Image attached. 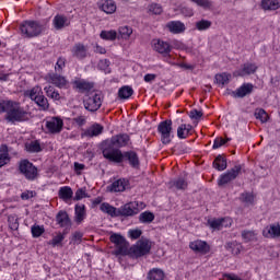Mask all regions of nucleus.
Listing matches in <instances>:
<instances>
[{"label": "nucleus", "instance_id": "8", "mask_svg": "<svg viewBox=\"0 0 280 280\" xmlns=\"http://www.w3.org/2000/svg\"><path fill=\"white\" fill-rule=\"evenodd\" d=\"M20 174H23L26 180H36L38 168L28 160H22L19 165Z\"/></svg>", "mask_w": 280, "mask_h": 280}, {"label": "nucleus", "instance_id": "34", "mask_svg": "<svg viewBox=\"0 0 280 280\" xmlns=\"http://www.w3.org/2000/svg\"><path fill=\"white\" fill-rule=\"evenodd\" d=\"M44 91L47 97H50V100H55V102H60V93L56 90V88L48 85L44 88Z\"/></svg>", "mask_w": 280, "mask_h": 280}, {"label": "nucleus", "instance_id": "63", "mask_svg": "<svg viewBox=\"0 0 280 280\" xmlns=\"http://www.w3.org/2000/svg\"><path fill=\"white\" fill-rule=\"evenodd\" d=\"M73 122L77 124V126H84V124H86V116H77L73 118Z\"/></svg>", "mask_w": 280, "mask_h": 280}, {"label": "nucleus", "instance_id": "52", "mask_svg": "<svg viewBox=\"0 0 280 280\" xmlns=\"http://www.w3.org/2000/svg\"><path fill=\"white\" fill-rule=\"evenodd\" d=\"M192 3L199 5V8H203V10H211L213 3L209 0H190Z\"/></svg>", "mask_w": 280, "mask_h": 280}, {"label": "nucleus", "instance_id": "37", "mask_svg": "<svg viewBox=\"0 0 280 280\" xmlns=\"http://www.w3.org/2000/svg\"><path fill=\"white\" fill-rule=\"evenodd\" d=\"M56 220L57 224H59L61 228L69 226L70 224L69 214H67L65 211L58 212Z\"/></svg>", "mask_w": 280, "mask_h": 280}, {"label": "nucleus", "instance_id": "44", "mask_svg": "<svg viewBox=\"0 0 280 280\" xmlns=\"http://www.w3.org/2000/svg\"><path fill=\"white\" fill-rule=\"evenodd\" d=\"M211 25H212L211 21L201 20V21L196 22L195 27L199 32H205V31L209 30L211 27Z\"/></svg>", "mask_w": 280, "mask_h": 280}, {"label": "nucleus", "instance_id": "22", "mask_svg": "<svg viewBox=\"0 0 280 280\" xmlns=\"http://www.w3.org/2000/svg\"><path fill=\"white\" fill-rule=\"evenodd\" d=\"M253 89H255L253 83H245L242 86H240L235 92H233V96L246 97V95H250L253 93Z\"/></svg>", "mask_w": 280, "mask_h": 280}, {"label": "nucleus", "instance_id": "45", "mask_svg": "<svg viewBox=\"0 0 280 280\" xmlns=\"http://www.w3.org/2000/svg\"><path fill=\"white\" fill-rule=\"evenodd\" d=\"M42 95L43 89H40V86H35L31 91H28V97H31L33 102H36L37 98H39Z\"/></svg>", "mask_w": 280, "mask_h": 280}, {"label": "nucleus", "instance_id": "18", "mask_svg": "<svg viewBox=\"0 0 280 280\" xmlns=\"http://www.w3.org/2000/svg\"><path fill=\"white\" fill-rule=\"evenodd\" d=\"M98 8L105 12V14H115V12H117V4L113 0H101Z\"/></svg>", "mask_w": 280, "mask_h": 280}, {"label": "nucleus", "instance_id": "57", "mask_svg": "<svg viewBox=\"0 0 280 280\" xmlns=\"http://www.w3.org/2000/svg\"><path fill=\"white\" fill-rule=\"evenodd\" d=\"M229 141V139H224V138H217L213 142V150H218L219 148H222V145H225L226 142Z\"/></svg>", "mask_w": 280, "mask_h": 280}, {"label": "nucleus", "instance_id": "50", "mask_svg": "<svg viewBox=\"0 0 280 280\" xmlns=\"http://www.w3.org/2000/svg\"><path fill=\"white\" fill-rule=\"evenodd\" d=\"M208 224L213 231H222V219H210Z\"/></svg>", "mask_w": 280, "mask_h": 280}, {"label": "nucleus", "instance_id": "55", "mask_svg": "<svg viewBox=\"0 0 280 280\" xmlns=\"http://www.w3.org/2000/svg\"><path fill=\"white\" fill-rule=\"evenodd\" d=\"M142 234L143 232L139 229L128 231V235L131 240H139V237H141Z\"/></svg>", "mask_w": 280, "mask_h": 280}, {"label": "nucleus", "instance_id": "48", "mask_svg": "<svg viewBox=\"0 0 280 280\" xmlns=\"http://www.w3.org/2000/svg\"><path fill=\"white\" fill-rule=\"evenodd\" d=\"M31 233H32L33 237H40V235H43V233H45V226L44 225L34 224L31 228Z\"/></svg>", "mask_w": 280, "mask_h": 280}, {"label": "nucleus", "instance_id": "39", "mask_svg": "<svg viewBox=\"0 0 280 280\" xmlns=\"http://www.w3.org/2000/svg\"><path fill=\"white\" fill-rule=\"evenodd\" d=\"M213 167L219 172H224V170L226 168V160L221 155L217 156L213 161Z\"/></svg>", "mask_w": 280, "mask_h": 280}, {"label": "nucleus", "instance_id": "29", "mask_svg": "<svg viewBox=\"0 0 280 280\" xmlns=\"http://www.w3.org/2000/svg\"><path fill=\"white\" fill-rule=\"evenodd\" d=\"M75 211V222L81 224L84 222V218H86V207L84 205H77L74 208Z\"/></svg>", "mask_w": 280, "mask_h": 280}, {"label": "nucleus", "instance_id": "2", "mask_svg": "<svg viewBox=\"0 0 280 280\" xmlns=\"http://www.w3.org/2000/svg\"><path fill=\"white\" fill-rule=\"evenodd\" d=\"M20 30L25 38H36L45 32L46 27L38 21H25L20 25Z\"/></svg>", "mask_w": 280, "mask_h": 280}, {"label": "nucleus", "instance_id": "7", "mask_svg": "<svg viewBox=\"0 0 280 280\" xmlns=\"http://www.w3.org/2000/svg\"><path fill=\"white\" fill-rule=\"evenodd\" d=\"M109 240L115 245V255H128L130 244L126 242L121 234L114 233L109 236Z\"/></svg>", "mask_w": 280, "mask_h": 280}, {"label": "nucleus", "instance_id": "43", "mask_svg": "<svg viewBox=\"0 0 280 280\" xmlns=\"http://www.w3.org/2000/svg\"><path fill=\"white\" fill-rule=\"evenodd\" d=\"M139 220L140 222H142L143 224H150L151 222H154V213L152 212H142L140 215H139Z\"/></svg>", "mask_w": 280, "mask_h": 280}, {"label": "nucleus", "instance_id": "41", "mask_svg": "<svg viewBox=\"0 0 280 280\" xmlns=\"http://www.w3.org/2000/svg\"><path fill=\"white\" fill-rule=\"evenodd\" d=\"M254 115L256 119H259V121H261V124H266L268 122V119H270V116L264 110V108H257Z\"/></svg>", "mask_w": 280, "mask_h": 280}, {"label": "nucleus", "instance_id": "23", "mask_svg": "<svg viewBox=\"0 0 280 280\" xmlns=\"http://www.w3.org/2000/svg\"><path fill=\"white\" fill-rule=\"evenodd\" d=\"M120 213L121 215H127V217L137 215V213H139V209H137V203L133 201L126 203L120 208Z\"/></svg>", "mask_w": 280, "mask_h": 280}, {"label": "nucleus", "instance_id": "31", "mask_svg": "<svg viewBox=\"0 0 280 280\" xmlns=\"http://www.w3.org/2000/svg\"><path fill=\"white\" fill-rule=\"evenodd\" d=\"M59 198L67 202V200H71L73 198V189L69 186H63L59 189Z\"/></svg>", "mask_w": 280, "mask_h": 280}, {"label": "nucleus", "instance_id": "14", "mask_svg": "<svg viewBox=\"0 0 280 280\" xmlns=\"http://www.w3.org/2000/svg\"><path fill=\"white\" fill-rule=\"evenodd\" d=\"M257 63L245 62L240 70L234 71V78H244L245 75H253V73L257 72Z\"/></svg>", "mask_w": 280, "mask_h": 280}, {"label": "nucleus", "instance_id": "42", "mask_svg": "<svg viewBox=\"0 0 280 280\" xmlns=\"http://www.w3.org/2000/svg\"><path fill=\"white\" fill-rule=\"evenodd\" d=\"M35 104H37L40 110H49V101L44 94L35 101Z\"/></svg>", "mask_w": 280, "mask_h": 280}, {"label": "nucleus", "instance_id": "15", "mask_svg": "<svg viewBox=\"0 0 280 280\" xmlns=\"http://www.w3.org/2000/svg\"><path fill=\"white\" fill-rule=\"evenodd\" d=\"M115 148H126L130 143V136L127 133L116 135L107 140Z\"/></svg>", "mask_w": 280, "mask_h": 280}, {"label": "nucleus", "instance_id": "47", "mask_svg": "<svg viewBox=\"0 0 280 280\" xmlns=\"http://www.w3.org/2000/svg\"><path fill=\"white\" fill-rule=\"evenodd\" d=\"M242 237L245 242H257V233L255 231H243Z\"/></svg>", "mask_w": 280, "mask_h": 280}, {"label": "nucleus", "instance_id": "12", "mask_svg": "<svg viewBox=\"0 0 280 280\" xmlns=\"http://www.w3.org/2000/svg\"><path fill=\"white\" fill-rule=\"evenodd\" d=\"M189 248L192 253H196V255H209V253H211V245L202 240L190 242Z\"/></svg>", "mask_w": 280, "mask_h": 280}, {"label": "nucleus", "instance_id": "17", "mask_svg": "<svg viewBox=\"0 0 280 280\" xmlns=\"http://www.w3.org/2000/svg\"><path fill=\"white\" fill-rule=\"evenodd\" d=\"M166 30H168L171 34H184L187 26H185V23L180 21H171L166 24Z\"/></svg>", "mask_w": 280, "mask_h": 280}, {"label": "nucleus", "instance_id": "62", "mask_svg": "<svg viewBox=\"0 0 280 280\" xmlns=\"http://www.w3.org/2000/svg\"><path fill=\"white\" fill-rule=\"evenodd\" d=\"M8 163H10V156L8 155V153H1L0 154V167L8 165Z\"/></svg>", "mask_w": 280, "mask_h": 280}, {"label": "nucleus", "instance_id": "25", "mask_svg": "<svg viewBox=\"0 0 280 280\" xmlns=\"http://www.w3.org/2000/svg\"><path fill=\"white\" fill-rule=\"evenodd\" d=\"M194 130V127L191 125L182 124L177 128V137L178 139H187L189 135H191V131Z\"/></svg>", "mask_w": 280, "mask_h": 280}, {"label": "nucleus", "instance_id": "13", "mask_svg": "<svg viewBox=\"0 0 280 280\" xmlns=\"http://www.w3.org/2000/svg\"><path fill=\"white\" fill-rule=\"evenodd\" d=\"M72 58H77V60H84V58L89 57V46L77 43L71 48Z\"/></svg>", "mask_w": 280, "mask_h": 280}, {"label": "nucleus", "instance_id": "61", "mask_svg": "<svg viewBox=\"0 0 280 280\" xmlns=\"http://www.w3.org/2000/svg\"><path fill=\"white\" fill-rule=\"evenodd\" d=\"M86 189L84 188H79L75 191L74 200H82V198H86Z\"/></svg>", "mask_w": 280, "mask_h": 280}, {"label": "nucleus", "instance_id": "53", "mask_svg": "<svg viewBox=\"0 0 280 280\" xmlns=\"http://www.w3.org/2000/svg\"><path fill=\"white\" fill-rule=\"evenodd\" d=\"M8 222H9L10 229H12L13 231H16V229H19V221L15 215H12V214L9 215Z\"/></svg>", "mask_w": 280, "mask_h": 280}, {"label": "nucleus", "instance_id": "19", "mask_svg": "<svg viewBox=\"0 0 280 280\" xmlns=\"http://www.w3.org/2000/svg\"><path fill=\"white\" fill-rule=\"evenodd\" d=\"M48 82L50 84H54L58 89H67L69 81L62 75L59 74H49L48 75Z\"/></svg>", "mask_w": 280, "mask_h": 280}, {"label": "nucleus", "instance_id": "5", "mask_svg": "<svg viewBox=\"0 0 280 280\" xmlns=\"http://www.w3.org/2000/svg\"><path fill=\"white\" fill-rule=\"evenodd\" d=\"M150 250H152V242L148 238H140L129 248L128 253L131 254L132 257H144V255L150 254Z\"/></svg>", "mask_w": 280, "mask_h": 280}, {"label": "nucleus", "instance_id": "64", "mask_svg": "<svg viewBox=\"0 0 280 280\" xmlns=\"http://www.w3.org/2000/svg\"><path fill=\"white\" fill-rule=\"evenodd\" d=\"M189 117L190 119H200V117H202V112L198 109H192L189 112Z\"/></svg>", "mask_w": 280, "mask_h": 280}, {"label": "nucleus", "instance_id": "3", "mask_svg": "<svg viewBox=\"0 0 280 280\" xmlns=\"http://www.w3.org/2000/svg\"><path fill=\"white\" fill-rule=\"evenodd\" d=\"M102 153L104 159L112 163H124V153L121 150L115 148L108 140L103 143Z\"/></svg>", "mask_w": 280, "mask_h": 280}, {"label": "nucleus", "instance_id": "59", "mask_svg": "<svg viewBox=\"0 0 280 280\" xmlns=\"http://www.w3.org/2000/svg\"><path fill=\"white\" fill-rule=\"evenodd\" d=\"M233 225V219L225 217L221 218V229H229Z\"/></svg>", "mask_w": 280, "mask_h": 280}, {"label": "nucleus", "instance_id": "54", "mask_svg": "<svg viewBox=\"0 0 280 280\" xmlns=\"http://www.w3.org/2000/svg\"><path fill=\"white\" fill-rule=\"evenodd\" d=\"M28 152H40V142L33 141L27 145Z\"/></svg>", "mask_w": 280, "mask_h": 280}, {"label": "nucleus", "instance_id": "35", "mask_svg": "<svg viewBox=\"0 0 280 280\" xmlns=\"http://www.w3.org/2000/svg\"><path fill=\"white\" fill-rule=\"evenodd\" d=\"M100 209L103 213H107V215H110L112 218H116L117 215V208L110 206L108 202H103Z\"/></svg>", "mask_w": 280, "mask_h": 280}, {"label": "nucleus", "instance_id": "21", "mask_svg": "<svg viewBox=\"0 0 280 280\" xmlns=\"http://www.w3.org/2000/svg\"><path fill=\"white\" fill-rule=\"evenodd\" d=\"M128 187H130V182L126 178H120L115 180L112 185H110V191H126V189H128Z\"/></svg>", "mask_w": 280, "mask_h": 280}, {"label": "nucleus", "instance_id": "28", "mask_svg": "<svg viewBox=\"0 0 280 280\" xmlns=\"http://www.w3.org/2000/svg\"><path fill=\"white\" fill-rule=\"evenodd\" d=\"M148 280H165V272L162 269L153 268L147 273Z\"/></svg>", "mask_w": 280, "mask_h": 280}, {"label": "nucleus", "instance_id": "36", "mask_svg": "<svg viewBox=\"0 0 280 280\" xmlns=\"http://www.w3.org/2000/svg\"><path fill=\"white\" fill-rule=\"evenodd\" d=\"M261 5L264 10H279L280 0H262Z\"/></svg>", "mask_w": 280, "mask_h": 280}, {"label": "nucleus", "instance_id": "4", "mask_svg": "<svg viewBox=\"0 0 280 280\" xmlns=\"http://www.w3.org/2000/svg\"><path fill=\"white\" fill-rule=\"evenodd\" d=\"M102 93L92 91L89 94H86L85 98L83 100V106L85 110H89L90 113H97V110L102 108Z\"/></svg>", "mask_w": 280, "mask_h": 280}, {"label": "nucleus", "instance_id": "11", "mask_svg": "<svg viewBox=\"0 0 280 280\" xmlns=\"http://www.w3.org/2000/svg\"><path fill=\"white\" fill-rule=\"evenodd\" d=\"M242 172V166L236 165L232 170L228 171L226 173L222 174L218 179L219 187H224V185H229L232 180H235L240 173Z\"/></svg>", "mask_w": 280, "mask_h": 280}, {"label": "nucleus", "instance_id": "46", "mask_svg": "<svg viewBox=\"0 0 280 280\" xmlns=\"http://www.w3.org/2000/svg\"><path fill=\"white\" fill-rule=\"evenodd\" d=\"M229 80H231V74L229 73H220L215 75V82L221 86H224V84H229Z\"/></svg>", "mask_w": 280, "mask_h": 280}, {"label": "nucleus", "instance_id": "32", "mask_svg": "<svg viewBox=\"0 0 280 280\" xmlns=\"http://www.w3.org/2000/svg\"><path fill=\"white\" fill-rule=\"evenodd\" d=\"M135 93V90L130 88V85H124L118 91V97L120 100H130Z\"/></svg>", "mask_w": 280, "mask_h": 280}, {"label": "nucleus", "instance_id": "6", "mask_svg": "<svg viewBox=\"0 0 280 280\" xmlns=\"http://www.w3.org/2000/svg\"><path fill=\"white\" fill-rule=\"evenodd\" d=\"M151 45L154 51L164 56L166 62L172 65V45L170 43L163 39H153Z\"/></svg>", "mask_w": 280, "mask_h": 280}, {"label": "nucleus", "instance_id": "51", "mask_svg": "<svg viewBox=\"0 0 280 280\" xmlns=\"http://www.w3.org/2000/svg\"><path fill=\"white\" fill-rule=\"evenodd\" d=\"M173 187L176 189H187V179L179 177L172 182Z\"/></svg>", "mask_w": 280, "mask_h": 280}, {"label": "nucleus", "instance_id": "56", "mask_svg": "<svg viewBox=\"0 0 280 280\" xmlns=\"http://www.w3.org/2000/svg\"><path fill=\"white\" fill-rule=\"evenodd\" d=\"M63 240L65 236L61 233H59L49 242V244L55 247L58 246L59 244H62Z\"/></svg>", "mask_w": 280, "mask_h": 280}, {"label": "nucleus", "instance_id": "24", "mask_svg": "<svg viewBox=\"0 0 280 280\" xmlns=\"http://www.w3.org/2000/svg\"><path fill=\"white\" fill-rule=\"evenodd\" d=\"M124 159H127V161H129V164L131 165V167H139L140 162H139V155H137V152L135 151H127L125 153H122Z\"/></svg>", "mask_w": 280, "mask_h": 280}, {"label": "nucleus", "instance_id": "10", "mask_svg": "<svg viewBox=\"0 0 280 280\" xmlns=\"http://www.w3.org/2000/svg\"><path fill=\"white\" fill-rule=\"evenodd\" d=\"M63 127L65 121L60 117H48L45 120V128L49 135H60Z\"/></svg>", "mask_w": 280, "mask_h": 280}, {"label": "nucleus", "instance_id": "9", "mask_svg": "<svg viewBox=\"0 0 280 280\" xmlns=\"http://www.w3.org/2000/svg\"><path fill=\"white\" fill-rule=\"evenodd\" d=\"M158 132L161 137V142L164 145L172 143V139L174 138V136H172V132H173L172 120H164L160 122L158 126Z\"/></svg>", "mask_w": 280, "mask_h": 280}, {"label": "nucleus", "instance_id": "40", "mask_svg": "<svg viewBox=\"0 0 280 280\" xmlns=\"http://www.w3.org/2000/svg\"><path fill=\"white\" fill-rule=\"evenodd\" d=\"M100 36L103 40H117V31H102Z\"/></svg>", "mask_w": 280, "mask_h": 280}, {"label": "nucleus", "instance_id": "26", "mask_svg": "<svg viewBox=\"0 0 280 280\" xmlns=\"http://www.w3.org/2000/svg\"><path fill=\"white\" fill-rule=\"evenodd\" d=\"M52 25L55 30H63V27H68L69 19L65 15H56L52 20Z\"/></svg>", "mask_w": 280, "mask_h": 280}, {"label": "nucleus", "instance_id": "33", "mask_svg": "<svg viewBox=\"0 0 280 280\" xmlns=\"http://www.w3.org/2000/svg\"><path fill=\"white\" fill-rule=\"evenodd\" d=\"M130 36H132V27H130V26H120L118 28L117 38H122V40H129Z\"/></svg>", "mask_w": 280, "mask_h": 280}, {"label": "nucleus", "instance_id": "38", "mask_svg": "<svg viewBox=\"0 0 280 280\" xmlns=\"http://www.w3.org/2000/svg\"><path fill=\"white\" fill-rule=\"evenodd\" d=\"M226 248L229 250H231L232 255H240V253H242V250H244V247L242 246V244H240L237 242L228 243Z\"/></svg>", "mask_w": 280, "mask_h": 280}, {"label": "nucleus", "instance_id": "27", "mask_svg": "<svg viewBox=\"0 0 280 280\" xmlns=\"http://www.w3.org/2000/svg\"><path fill=\"white\" fill-rule=\"evenodd\" d=\"M104 132V127L100 124L92 125L86 131L84 132L85 137H100Z\"/></svg>", "mask_w": 280, "mask_h": 280}, {"label": "nucleus", "instance_id": "20", "mask_svg": "<svg viewBox=\"0 0 280 280\" xmlns=\"http://www.w3.org/2000/svg\"><path fill=\"white\" fill-rule=\"evenodd\" d=\"M74 89H78L79 93H93V83L85 80H77L73 82Z\"/></svg>", "mask_w": 280, "mask_h": 280}, {"label": "nucleus", "instance_id": "49", "mask_svg": "<svg viewBox=\"0 0 280 280\" xmlns=\"http://www.w3.org/2000/svg\"><path fill=\"white\" fill-rule=\"evenodd\" d=\"M240 200L245 205H253V202H255V195L250 192H243Z\"/></svg>", "mask_w": 280, "mask_h": 280}, {"label": "nucleus", "instance_id": "58", "mask_svg": "<svg viewBox=\"0 0 280 280\" xmlns=\"http://www.w3.org/2000/svg\"><path fill=\"white\" fill-rule=\"evenodd\" d=\"M67 65V59L60 57L55 66L56 71H58L60 73V71H62V69L66 67Z\"/></svg>", "mask_w": 280, "mask_h": 280}, {"label": "nucleus", "instance_id": "16", "mask_svg": "<svg viewBox=\"0 0 280 280\" xmlns=\"http://www.w3.org/2000/svg\"><path fill=\"white\" fill-rule=\"evenodd\" d=\"M262 235L268 240H277V237H280V224L273 223L266 226L262 230Z\"/></svg>", "mask_w": 280, "mask_h": 280}, {"label": "nucleus", "instance_id": "1", "mask_svg": "<svg viewBox=\"0 0 280 280\" xmlns=\"http://www.w3.org/2000/svg\"><path fill=\"white\" fill-rule=\"evenodd\" d=\"M0 113H7L5 119L11 124L27 121L30 119V113L21 106L20 102L15 101H1Z\"/></svg>", "mask_w": 280, "mask_h": 280}, {"label": "nucleus", "instance_id": "30", "mask_svg": "<svg viewBox=\"0 0 280 280\" xmlns=\"http://www.w3.org/2000/svg\"><path fill=\"white\" fill-rule=\"evenodd\" d=\"M147 12L151 16H161V14H163V5L156 2H152L151 4L148 5Z\"/></svg>", "mask_w": 280, "mask_h": 280}, {"label": "nucleus", "instance_id": "60", "mask_svg": "<svg viewBox=\"0 0 280 280\" xmlns=\"http://www.w3.org/2000/svg\"><path fill=\"white\" fill-rule=\"evenodd\" d=\"M180 14H183V16L191 18L194 16V9L189 7H182Z\"/></svg>", "mask_w": 280, "mask_h": 280}]
</instances>
